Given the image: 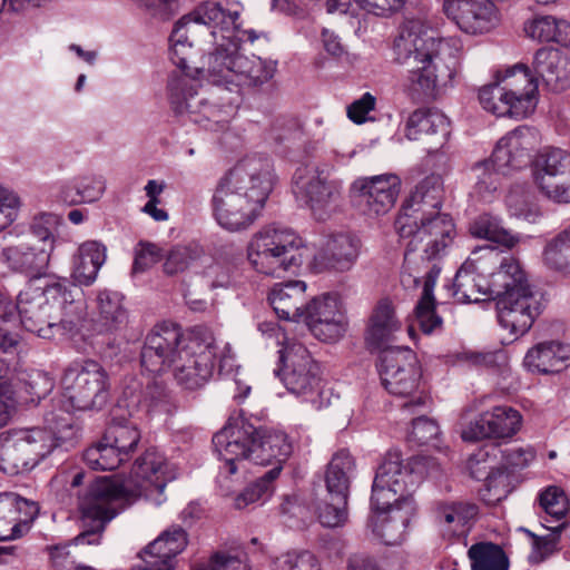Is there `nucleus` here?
<instances>
[{
	"label": "nucleus",
	"instance_id": "1",
	"mask_svg": "<svg viewBox=\"0 0 570 570\" xmlns=\"http://www.w3.org/2000/svg\"><path fill=\"white\" fill-rule=\"evenodd\" d=\"M239 18V4L206 1L183 17L169 38L170 59L180 71L168 80V101L175 114L205 128H223L239 96L276 71L274 61L240 52V42L256 36L240 29Z\"/></svg>",
	"mask_w": 570,
	"mask_h": 570
},
{
	"label": "nucleus",
	"instance_id": "2",
	"mask_svg": "<svg viewBox=\"0 0 570 570\" xmlns=\"http://www.w3.org/2000/svg\"><path fill=\"white\" fill-rule=\"evenodd\" d=\"M177 475V466L164 453L148 449L136 460L128 480L97 479L79 497L81 520L89 529L76 537V543L99 544L105 525L139 498L156 507L163 504L165 489Z\"/></svg>",
	"mask_w": 570,
	"mask_h": 570
},
{
	"label": "nucleus",
	"instance_id": "3",
	"mask_svg": "<svg viewBox=\"0 0 570 570\" xmlns=\"http://www.w3.org/2000/svg\"><path fill=\"white\" fill-rule=\"evenodd\" d=\"M216 360L220 371L230 367V347L202 327L183 334L176 325L156 326L141 351V366L147 372L170 371L176 382L188 390L203 386L212 377Z\"/></svg>",
	"mask_w": 570,
	"mask_h": 570
},
{
	"label": "nucleus",
	"instance_id": "4",
	"mask_svg": "<svg viewBox=\"0 0 570 570\" xmlns=\"http://www.w3.org/2000/svg\"><path fill=\"white\" fill-rule=\"evenodd\" d=\"M394 49L397 60L411 66L403 87L416 99L432 95L436 87L453 79L463 45L459 37H438L434 30L416 19L404 24Z\"/></svg>",
	"mask_w": 570,
	"mask_h": 570
},
{
	"label": "nucleus",
	"instance_id": "5",
	"mask_svg": "<svg viewBox=\"0 0 570 570\" xmlns=\"http://www.w3.org/2000/svg\"><path fill=\"white\" fill-rule=\"evenodd\" d=\"M272 160L253 154L240 159L216 184L210 198L214 220L225 230L248 229L261 216L273 190Z\"/></svg>",
	"mask_w": 570,
	"mask_h": 570
},
{
	"label": "nucleus",
	"instance_id": "6",
	"mask_svg": "<svg viewBox=\"0 0 570 570\" xmlns=\"http://www.w3.org/2000/svg\"><path fill=\"white\" fill-rule=\"evenodd\" d=\"M443 179L440 175L423 178L404 200L395 220L400 237L405 240V263L411 252L422 248L428 259L445 254L455 236V225L449 214L442 213Z\"/></svg>",
	"mask_w": 570,
	"mask_h": 570
},
{
	"label": "nucleus",
	"instance_id": "7",
	"mask_svg": "<svg viewBox=\"0 0 570 570\" xmlns=\"http://www.w3.org/2000/svg\"><path fill=\"white\" fill-rule=\"evenodd\" d=\"M213 444L218 459L223 462L219 466L217 483L223 494L228 495L235 483L242 482V471L245 462L255 464H275L282 469V464L292 453V443L287 435L279 430H257L243 419L229 421L213 438Z\"/></svg>",
	"mask_w": 570,
	"mask_h": 570
},
{
	"label": "nucleus",
	"instance_id": "8",
	"mask_svg": "<svg viewBox=\"0 0 570 570\" xmlns=\"http://www.w3.org/2000/svg\"><path fill=\"white\" fill-rule=\"evenodd\" d=\"M60 390L56 400L59 413L52 411L49 414L55 415L59 428L71 439L75 434L71 412L105 406L109 399V376L96 361L73 362L63 372Z\"/></svg>",
	"mask_w": 570,
	"mask_h": 570
},
{
	"label": "nucleus",
	"instance_id": "9",
	"mask_svg": "<svg viewBox=\"0 0 570 570\" xmlns=\"http://www.w3.org/2000/svg\"><path fill=\"white\" fill-rule=\"evenodd\" d=\"M307 252L303 238L294 230L267 225L250 237L247 259L257 273L283 277L303 264Z\"/></svg>",
	"mask_w": 570,
	"mask_h": 570
},
{
	"label": "nucleus",
	"instance_id": "10",
	"mask_svg": "<svg viewBox=\"0 0 570 570\" xmlns=\"http://www.w3.org/2000/svg\"><path fill=\"white\" fill-rule=\"evenodd\" d=\"M47 430H17L0 434V471L16 475L31 471L59 442L69 440L53 414L46 415Z\"/></svg>",
	"mask_w": 570,
	"mask_h": 570
},
{
	"label": "nucleus",
	"instance_id": "11",
	"mask_svg": "<svg viewBox=\"0 0 570 570\" xmlns=\"http://www.w3.org/2000/svg\"><path fill=\"white\" fill-rule=\"evenodd\" d=\"M281 380L287 391L313 409L322 410L332 402L334 393L322 376L320 364L298 341L287 342L279 350Z\"/></svg>",
	"mask_w": 570,
	"mask_h": 570
},
{
	"label": "nucleus",
	"instance_id": "12",
	"mask_svg": "<svg viewBox=\"0 0 570 570\" xmlns=\"http://www.w3.org/2000/svg\"><path fill=\"white\" fill-rule=\"evenodd\" d=\"M385 390L397 397L406 399L403 410L415 413L426 404L429 396L422 383L420 361L409 347H389L381 352L377 364Z\"/></svg>",
	"mask_w": 570,
	"mask_h": 570
},
{
	"label": "nucleus",
	"instance_id": "13",
	"mask_svg": "<svg viewBox=\"0 0 570 570\" xmlns=\"http://www.w3.org/2000/svg\"><path fill=\"white\" fill-rule=\"evenodd\" d=\"M423 456L404 463L399 451H389L380 463L372 484V504H390L413 499L412 492L421 482Z\"/></svg>",
	"mask_w": 570,
	"mask_h": 570
},
{
	"label": "nucleus",
	"instance_id": "14",
	"mask_svg": "<svg viewBox=\"0 0 570 570\" xmlns=\"http://www.w3.org/2000/svg\"><path fill=\"white\" fill-rule=\"evenodd\" d=\"M57 291L53 284L45 288L28 286L18 295L14 304L0 287V318L10 321L18 313L22 326L42 338H53V307L52 298Z\"/></svg>",
	"mask_w": 570,
	"mask_h": 570
},
{
	"label": "nucleus",
	"instance_id": "15",
	"mask_svg": "<svg viewBox=\"0 0 570 570\" xmlns=\"http://www.w3.org/2000/svg\"><path fill=\"white\" fill-rule=\"evenodd\" d=\"M531 178L547 200L570 204V151L553 146L538 150L531 161Z\"/></svg>",
	"mask_w": 570,
	"mask_h": 570
},
{
	"label": "nucleus",
	"instance_id": "16",
	"mask_svg": "<svg viewBox=\"0 0 570 570\" xmlns=\"http://www.w3.org/2000/svg\"><path fill=\"white\" fill-rule=\"evenodd\" d=\"M294 194L318 220L327 219L336 209L341 197L340 181L328 179V174L316 166L307 165L294 174Z\"/></svg>",
	"mask_w": 570,
	"mask_h": 570
},
{
	"label": "nucleus",
	"instance_id": "17",
	"mask_svg": "<svg viewBox=\"0 0 570 570\" xmlns=\"http://www.w3.org/2000/svg\"><path fill=\"white\" fill-rule=\"evenodd\" d=\"M401 179L394 174L358 177L350 186L352 203L366 216L387 214L397 199Z\"/></svg>",
	"mask_w": 570,
	"mask_h": 570
},
{
	"label": "nucleus",
	"instance_id": "18",
	"mask_svg": "<svg viewBox=\"0 0 570 570\" xmlns=\"http://www.w3.org/2000/svg\"><path fill=\"white\" fill-rule=\"evenodd\" d=\"M53 289L57 291V297L52 298L53 337L61 335L71 340L77 336L81 340L88 338L90 323L87 320V303L83 292L61 283H53Z\"/></svg>",
	"mask_w": 570,
	"mask_h": 570
},
{
	"label": "nucleus",
	"instance_id": "19",
	"mask_svg": "<svg viewBox=\"0 0 570 570\" xmlns=\"http://www.w3.org/2000/svg\"><path fill=\"white\" fill-rule=\"evenodd\" d=\"M415 513L414 499L381 505L371 503L367 528L381 543L400 546L409 535V525Z\"/></svg>",
	"mask_w": 570,
	"mask_h": 570
},
{
	"label": "nucleus",
	"instance_id": "20",
	"mask_svg": "<svg viewBox=\"0 0 570 570\" xmlns=\"http://www.w3.org/2000/svg\"><path fill=\"white\" fill-rule=\"evenodd\" d=\"M495 79L505 83L508 108L501 105V108L508 110V117L521 120L530 117L539 102L538 80L531 75L529 68L524 65L498 69L494 72Z\"/></svg>",
	"mask_w": 570,
	"mask_h": 570
},
{
	"label": "nucleus",
	"instance_id": "21",
	"mask_svg": "<svg viewBox=\"0 0 570 570\" xmlns=\"http://www.w3.org/2000/svg\"><path fill=\"white\" fill-rule=\"evenodd\" d=\"M522 423L523 417L517 409L509 405H495L463 425L461 438L470 442L480 440L508 442L519 433Z\"/></svg>",
	"mask_w": 570,
	"mask_h": 570
},
{
	"label": "nucleus",
	"instance_id": "22",
	"mask_svg": "<svg viewBox=\"0 0 570 570\" xmlns=\"http://www.w3.org/2000/svg\"><path fill=\"white\" fill-rule=\"evenodd\" d=\"M320 341L333 343L345 333L347 321L342 303L336 295L324 294L313 298L301 318Z\"/></svg>",
	"mask_w": 570,
	"mask_h": 570
},
{
	"label": "nucleus",
	"instance_id": "23",
	"mask_svg": "<svg viewBox=\"0 0 570 570\" xmlns=\"http://www.w3.org/2000/svg\"><path fill=\"white\" fill-rule=\"evenodd\" d=\"M443 12L468 35H483L494 29L500 13L491 0H443Z\"/></svg>",
	"mask_w": 570,
	"mask_h": 570
},
{
	"label": "nucleus",
	"instance_id": "24",
	"mask_svg": "<svg viewBox=\"0 0 570 570\" xmlns=\"http://www.w3.org/2000/svg\"><path fill=\"white\" fill-rule=\"evenodd\" d=\"M539 131L529 126H519L503 136L497 144L491 157L499 170L520 169L524 167L531 153L540 145Z\"/></svg>",
	"mask_w": 570,
	"mask_h": 570
},
{
	"label": "nucleus",
	"instance_id": "25",
	"mask_svg": "<svg viewBox=\"0 0 570 570\" xmlns=\"http://www.w3.org/2000/svg\"><path fill=\"white\" fill-rule=\"evenodd\" d=\"M494 299L500 326L514 337L524 335L540 313L539 303L532 292L508 294Z\"/></svg>",
	"mask_w": 570,
	"mask_h": 570
},
{
	"label": "nucleus",
	"instance_id": "26",
	"mask_svg": "<svg viewBox=\"0 0 570 570\" xmlns=\"http://www.w3.org/2000/svg\"><path fill=\"white\" fill-rule=\"evenodd\" d=\"M36 502L14 493H0V541L21 538L38 515Z\"/></svg>",
	"mask_w": 570,
	"mask_h": 570
},
{
	"label": "nucleus",
	"instance_id": "27",
	"mask_svg": "<svg viewBox=\"0 0 570 570\" xmlns=\"http://www.w3.org/2000/svg\"><path fill=\"white\" fill-rule=\"evenodd\" d=\"M405 136L410 140L428 138V153H436L442 148L450 136V121L439 110L417 109L413 111L405 125Z\"/></svg>",
	"mask_w": 570,
	"mask_h": 570
},
{
	"label": "nucleus",
	"instance_id": "28",
	"mask_svg": "<svg viewBox=\"0 0 570 570\" xmlns=\"http://www.w3.org/2000/svg\"><path fill=\"white\" fill-rule=\"evenodd\" d=\"M570 363V345L559 341L535 344L524 355L523 366L533 374L561 372Z\"/></svg>",
	"mask_w": 570,
	"mask_h": 570
},
{
	"label": "nucleus",
	"instance_id": "29",
	"mask_svg": "<svg viewBox=\"0 0 570 570\" xmlns=\"http://www.w3.org/2000/svg\"><path fill=\"white\" fill-rule=\"evenodd\" d=\"M49 258V253L45 248L37 247L29 240L6 246L0 252V262L10 271L31 276L40 275L46 269Z\"/></svg>",
	"mask_w": 570,
	"mask_h": 570
},
{
	"label": "nucleus",
	"instance_id": "30",
	"mask_svg": "<svg viewBox=\"0 0 570 570\" xmlns=\"http://www.w3.org/2000/svg\"><path fill=\"white\" fill-rule=\"evenodd\" d=\"M107 258L106 246L97 240L81 243L71 259L70 277L73 286H90Z\"/></svg>",
	"mask_w": 570,
	"mask_h": 570
},
{
	"label": "nucleus",
	"instance_id": "31",
	"mask_svg": "<svg viewBox=\"0 0 570 570\" xmlns=\"http://www.w3.org/2000/svg\"><path fill=\"white\" fill-rule=\"evenodd\" d=\"M533 69L553 91H562L570 85V60L559 49H539L533 59Z\"/></svg>",
	"mask_w": 570,
	"mask_h": 570
},
{
	"label": "nucleus",
	"instance_id": "32",
	"mask_svg": "<svg viewBox=\"0 0 570 570\" xmlns=\"http://www.w3.org/2000/svg\"><path fill=\"white\" fill-rule=\"evenodd\" d=\"M479 509L470 502L444 503L436 509V522L443 537H465L478 515Z\"/></svg>",
	"mask_w": 570,
	"mask_h": 570
},
{
	"label": "nucleus",
	"instance_id": "33",
	"mask_svg": "<svg viewBox=\"0 0 570 570\" xmlns=\"http://www.w3.org/2000/svg\"><path fill=\"white\" fill-rule=\"evenodd\" d=\"M305 291L306 284L302 281L276 284L271 289L268 301L279 318L299 322L303 317Z\"/></svg>",
	"mask_w": 570,
	"mask_h": 570
},
{
	"label": "nucleus",
	"instance_id": "34",
	"mask_svg": "<svg viewBox=\"0 0 570 570\" xmlns=\"http://www.w3.org/2000/svg\"><path fill=\"white\" fill-rule=\"evenodd\" d=\"M402 328V322L391 301L381 299L374 307L366 328L365 340L374 347L392 341Z\"/></svg>",
	"mask_w": 570,
	"mask_h": 570
},
{
	"label": "nucleus",
	"instance_id": "35",
	"mask_svg": "<svg viewBox=\"0 0 570 570\" xmlns=\"http://www.w3.org/2000/svg\"><path fill=\"white\" fill-rule=\"evenodd\" d=\"M493 298L508 294L531 293L527 275L519 261L512 256H503L498 269L490 279Z\"/></svg>",
	"mask_w": 570,
	"mask_h": 570
},
{
	"label": "nucleus",
	"instance_id": "36",
	"mask_svg": "<svg viewBox=\"0 0 570 570\" xmlns=\"http://www.w3.org/2000/svg\"><path fill=\"white\" fill-rule=\"evenodd\" d=\"M106 190V180L96 174H83L65 183L59 193L62 202L69 205L92 204L99 200Z\"/></svg>",
	"mask_w": 570,
	"mask_h": 570
},
{
	"label": "nucleus",
	"instance_id": "37",
	"mask_svg": "<svg viewBox=\"0 0 570 570\" xmlns=\"http://www.w3.org/2000/svg\"><path fill=\"white\" fill-rule=\"evenodd\" d=\"M355 475V462L348 451L342 450L328 463L325 482L330 497L347 503L351 480Z\"/></svg>",
	"mask_w": 570,
	"mask_h": 570
},
{
	"label": "nucleus",
	"instance_id": "38",
	"mask_svg": "<svg viewBox=\"0 0 570 570\" xmlns=\"http://www.w3.org/2000/svg\"><path fill=\"white\" fill-rule=\"evenodd\" d=\"M452 295L459 303H478L493 298L490 279L471 272L464 264L455 274Z\"/></svg>",
	"mask_w": 570,
	"mask_h": 570
},
{
	"label": "nucleus",
	"instance_id": "39",
	"mask_svg": "<svg viewBox=\"0 0 570 570\" xmlns=\"http://www.w3.org/2000/svg\"><path fill=\"white\" fill-rule=\"evenodd\" d=\"M361 250V240L351 234H338L326 243L325 259L331 268L338 272L350 271L356 263Z\"/></svg>",
	"mask_w": 570,
	"mask_h": 570
},
{
	"label": "nucleus",
	"instance_id": "40",
	"mask_svg": "<svg viewBox=\"0 0 570 570\" xmlns=\"http://www.w3.org/2000/svg\"><path fill=\"white\" fill-rule=\"evenodd\" d=\"M470 234L480 239H485L507 248H513L521 240L519 235L507 229L499 216L483 213L476 216L469 227Z\"/></svg>",
	"mask_w": 570,
	"mask_h": 570
},
{
	"label": "nucleus",
	"instance_id": "41",
	"mask_svg": "<svg viewBox=\"0 0 570 570\" xmlns=\"http://www.w3.org/2000/svg\"><path fill=\"white\" fill-rule=\"evenodd\" d=\"M125 405L129 409L132 416L136 412L144 411L146 414L169 411V396L164 387L158 384L148 385L144 394H137L131 387L124 391Z\"/></svg>",
	"mask_w": 570,
	"mask_h": 570
},
{
	"label": "nucleus",
	"instance_id": "42",
	"mask_svg": "<svg viewBox=\"0 0 570 570\" xmlns=\"http://www.w3.org/2000/svg\"><path fill=\"white\" fill-rule=\"evenodd\" d=\"M528 37L539 41H554L561 46L570 43V23L551 16L537 17L524 24Z\"/></svg>",
	"mask_w": 570,
	"mask_h": 570
},
{
	"label": "nucleus",
	"instance_id": "43",
	"mask_svg": "<svg viewBox=\"0 0 570 570\" xmlns=\"http://www.w3.org/2000/svg\"><path fill=\"white\" fill-rule=\"evenodd\" d=\"M509 174L499 170L498 165L490 159L476 163L470 169V178L474 180L471 195L482 202H491L500 185V176Z\"/></svg>",
	"mask_w": 570,
	"mask_h": 570
},
{
	"label": "nucleus",
	"instance_id": "44",
	"mask_svg": "<svg viewBox=\"0 0 570 570\" xmlns=\"http://www.w3.org/2000/svg\"><path fill=\"white\" fill-rule=\"evenodd\" d=\"M104 438L128 461L136 451L141 434L136 422L114 419Z\"/></svg>",
	"mask_w": 570,
	"mask_h": 570
},
{
	"label": "nucleus",
	"instance_id": "45",
	"mask_svg": "<svg viewBox=\"0 0 570 570\" xmlns=\"http://www.w3.org/2000/svg\"><path fill=\"white\" fill-rule=\"evenodd\" d=\"M187 532L179 525H171L145 549V554L173 564V559L187 547Z\"/></svg>",
	"mask_w": 570,
	"mask_h": 570
},
{
	"label": "nucleus",
	"instance_id": "46",
	"mask_svg": "<svg viewBox=\"0 0 570 570\" xmlns=\"http://www.w3.org/2000/svg\"><path fill=\"white\" fill-rule=\"evenodd\" d=\"M122 297L116 292L107 289L97 294V308L99 318L97 321L98 333L116 330L126 321V311L122 307Z\"/></svg>",
	"mask_w": 570,
	"mask_h": 570
},
{
	"label": "nucleus",
	"instance_id": "47",
	"mask_svg": "<svg viewBox=\"0 0 570 570\" xmlns=\"http://www.w3.org/2000/svg\"><path fill=\"white\" fill-rule=\"evenodd\" d=\"M542 259L549 268L570 274V225L547 242Z\"/></svg>",
	"mask_w": 570,
	"mask_h": 570
},
{
	"label": "nucleus",
	"instance_id": "48",
	"mask_svg": "<svg viewBox=\"0 0 570 570\" xmlns=\"http://www.w3.org/2000/svg\"><path fill=\"white\" fill-rule=\"evenodd\" d=\"M505 206L510 216L531 224L539 223L544 216V212L534 196L520 188L509 191L505 197Z\"/></svg>",
	"mask_w": 570,
	"mask_h": 570
},
{
	"label": "nucleus",
	"instance_id": "49",
	"mask_svg": "<svg viewBox=\"0 0 570 570\" xmlns=\"http://www.w3.org/2000/svg\"><path fill=\"white\" fill-rule=\"evenodd\" d=\"M472 570H508L509 560L504 551L494 543L479 542L468 551Z\"/></svg>",
	"mask_w": 570,
	"mask_h": 570
},
{
	"label": "nucleus",
	"instance_id": "50",
	"mask_svg": "<svg viewBox=\"0 0 570 570\" xmlns=\"http://www.w3.org/2000/svg\"><path fill=\"white\" fill-rule=\"evenodd\" d=\"M83 461L92 470H115L127 460L102 436L83 453Z\"/></svg>",
	"mask_w": 570,
	"mask_h": 570
},
{
	"label": "nucleus",
	"instance_id": "51",
	"mask_svg": "<svg viewBox=\"0 0 570 570\" xmlns=\"http://www.w3.org/2000/svg\"><path fill=\"white\" fill-rule=\"evenodd\" d=\"M279 473V466L271 469L259 480L247 487L236 497L235 507L244 509L249 504L267 500L273 492V482L278 478Z\"/></svg>",
	"mask_w": 570,
	"mask_h": 570
},
{
	"label": "nucleus",
	"instance_id": "52",
	"mask_svg": "<svg viewBox=\"0 0 570 570\" xmlns=\"http://www.w3.org/2000/svg\"><path fill=\"white\" fill-rule=\"evenodd\" d=\"M502 257L501 253L492 246H479L471 252L463 264L476 275L491 279Z\"/></svg>",
	"mask_w": 570,
	"mask_h": 570
},
{
	"label": "nucleus",
	"instance_id": "53",
	"mask_svg": "<svg viewBox=\"0 0 570 570\" xmlns=\"http://www.w3.org/2000/svg\"><path fill=\"white\" fill-rule=\"evenodd\" d=\"M415 318L424 334H432L441 330L443 321L435 311V299L429 282L423 289L422 297L415 307Z\"/></svg>",
	"mask_w": 570,
	"mask_h": 570
},
{
	"label": "nucleus",
	"instance_id": "54",
	"mask_svg": "<svg viewBox=\"0 0 570 570\" xmlns=\"http://www.w3.org/2000/svg\"><path fill=\"white\" fill-rule=\"evenodd\" d=\"M17 384L29 394L30 401H39L48 395L53 387V379L41 370L20 371Z\"/></svg>",
	"mask_w": 570,
	"mask_h": 570
},
{
	"label": "nucleus",
	"instance_id": "55",
	"mask_svg": "<svg viewBox=\"0 0 570 570\" xmlns=\"http://www.w3.org/2000/svg\"><path fill=\"white\" fill-rule=\"evenodd\" d=\"M493 78H495L493 76ZM479 101L484 110L498 117H508V110L501 108V105L508 108L505 83L494 81L490 85L483 86L479 91Z\"/></svg>",
	"mask_w": 570,
	"mask_h": 570
},
{
	"label": "nucleus",
	"instance_id": "56",
	"mask_svg": "<svg viewBox=\"0 0 570 570\" xmlns=\"http://www.w3.org/2000/svg\"><path fill=\"white\" fill-rule=\"evenodd\" d=\"M274 570H321V567L311 551L291 550L275 558Z\"/></svg>",
	"mask_w": 570,
	"mask_h": 570
},
{
	"label": "nucleus",
	"instance_id": "57",
	"mask_svg": "<svg viewBox=\"0 0 570 570\" xmlns=\"http://www.w3.org/2000/svg\"><path fill=\"white\" fill-rule=\"evenodd\" d=\"M539 504L542 510L556 519L561 520L569 509V500L564 491L556 485H550L539 494Z\"/></svg>",
	"mask_w": 570,
	"mask_h": 570
},
{
	"label": "nucleus",
	"instance_id": "58",
	"mask_svg": "<svg viewBox=\"0 0 570 570\" xmlns=\"http://www.w3.org/2000/svg\"><path fill=\"white\" fill-rule=\"evenodd\" d=\"M193 570H249L245 554L216 552L208 562L196 564Z\"/></svg>",
	"mask_w": 570,
	"mask_h": 570
},
{
	"label": "nucleus",
	"instance_id": "59",
	"mask_svg": "<svg viewBox=\"0 0 570 570\" xmlns=\"http://www.w3.org/2000/svg\"><path fill=\"white\" fill-rule=\"evenodd\" d=\"M20 207L18 194L0 184V232L6 230L18 219Z\"/></svg>",
	"mask_w": 570,
	"mask_h": 570
},
{
	"label": "nucleus",
	"instance_id": "60",
	"mask_svg": "<svg viewBox=\"0 0 570 570\" xmlns=\"http://www.w3.org/2000/svg\"><path fill=\"white\" fill-rule=\"evenodd\" d=\"M163 258L161 248L156 244L139 242L135 248L132 273H144Z\"/></svg>",
	"mask_w": 570,
	"mask_h": 570
},
{
	"label": "nucleus",
	"instance_id": "61",
	"mask_svg": "<svg viewBox=\"0 0 570 570\" xmlns=\"http://www.w3.org/2000/svg\"><path fill=\"white\" fill-rule=\"evenodd\" d=\"M535 460V451L531 446H515L502 453V464L510 472L528 468Z\"/></svg>",
	"mask_w": 570,
	"mask_h": 570
},
{
	"label": "nucleus",
	"instance_id": "62",
	"mask_svg": "<svg viewBox=\"0 0 570 570\" xmlns=\"http://www.w3.org/2000/svg\"><path fill=\"white\" fill-rule=\"evenodd\" d=\"M347 503H340L338 499L331 497V502L318 507V520L324 527L334 528L344 524L347 519Z\"/></svg>",
	"mask_w": 570,
	"mask_h": 570
},
{
	"label": "nucleus",
	"instance_id": "63",
	"mask_svg": "<svg viewBox=\"0 0 570 570\" xmlns=\"http://www.w3.org/2000/svg\"><path fill=\"white\" fill-rule=\"evenodd\" d=\"M376 98L371 92L363 94L347 107V117L354 124L361 125L374 120L371 112L375 110Z\"/></svg>",
	"mask_w": 570,
	"mask_h": 570
},
{
	"label": "nucleus",
	"instance_id": "64",
	"mask_svg": "<svg viewBox=\"0 0 570 570\" xmlns=\"http://www.w3.org/2000/svg\"><path fill=\"white\" fill-rule=\"evenodd\" d=\"M558 544L559 534L557 532H551L544 537L533 535L530 561L535 563L543 561L557 550Z\"/></svg>",
	"mask_w": 570,
	"mask_h": 570
}]
</instances>
